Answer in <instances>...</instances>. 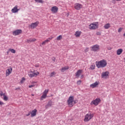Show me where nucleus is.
Masks as SVG:
<instances>
[{
    "instance_id": "1",
    "label": "nucleus",
    "mask_w": 125,
    "mask_h": 125,
    "mask_svg": "<svg viewBox=\"0 0 125 125\" xmlns=\"http://www.w3.org/2000/svg\"><path fill=\"white\" fill-rule=\"evenodd\" d=\"M96 65L98 68H105L107 66V61L103 60L96 62Z\"/></svg>"
},
{
    "instance_id": "2",
    "label": "nucleus",
    "mask_w": 125,
    "mask_h": 125,
    "mask_svg": "<svg viewBox=\"0 0 125 125\" xmlns=\"http://www.w3.org/2000/svg\"><path fill=\"white\" fill-rule=\"evenodd\" d=\"M38 75H40V72L37 70H33V71H32V70L30 69L29 72H28V76L30 78L38 77Z\"/></svg>"
},
{
    "instance_id": "3",
    "label": "nucleus",
    "mask_w": 125,
    "mask_h": 125,
    "mask_svg": "<svg viewBox=\"0 0 125 125\" xmlns=\"http://www.w3.org/2000/svg\"><path fill=\"white\" fill-rule=\"evenodd\" d=\"M76 104V101H74V96H70L67 100V104L69 107H73V103Z\"/></svg>"
},
{
    "instance_id": "4",
    "label": "nucleus",
    "mask_w": 125,
    "mask_h": 125,
    "mask_svg": "<svg viewBox=\"0 0 125 125\" xmlns=\"http://www.w3.org/2000/svg\"><path fill=\"white\" fill-rule=\"evenodd\" d=\"M91 51H94V52H98L100 50V46L98 44H95L92 46L90 47Z\"/></svg>"
},
{
    "instance_id": "5",
    "label": "nucleus",
    "mask_w": 125,
    "mask_h": 125,
    "mask_svg": "<svg viewBox=\"0 0 125 125\" xmlns=\"http://www.w3.org/2000/svg\"><path fill=\"white\" fill-rule=\"evenodd\" d=\"M99 26V24H98V22H93L89 25V29H90V30H95L98 28Z\"/></svg>"
},
{
    "instance_id": "6",
    "label": "nucleus",
    "mask_w": 125,
    "mask_h": 125,
    "mask_svg": "<svg viewBox=\"0 0 125 125\" xmlns=\"http://www.w3.org/2000/svg\"><path fill=\"white\" fill-rule=\"evenodd\" d=\"M93 116H94V114L88 113L86 114L84 121L85 122H88V121H90V120L93 118Z\"/></svg>"
},
{
    "instance_id": "7",
    "label": "nucleus",
    "mask_w": 125,
    "mask_h": 125,
    "mask_svg": "<svg viewBox=\"0 0 125 125\" xmlns=\"http://www.w3.org/2000/svg\"><path fill=\"white\" fill-rule=\"evenodd\" d=\"M101 102V100L100 98H98L94 100H93L91 103H90V105H94L95 106H97L98 104H99Z\"/></svg>"
},
{
    "instance_id": "8",
    "label": "nucleus",
    "mask_w": 125,
    "mask_h": 125,
    "mask_svg": "<svg viewBox=\"0 0 125 125\" xmlns=\"http://www.w3.org/2000/svg\"><path fill=\"white\" fill-rule=\"evenodd\" d=\"M74 8H75L76 10H80L81 8H83V5L79 3H76L74 4Z\"/></svg>"
},
{
    "instance_id": "9",
    "label": "nucleus",
    "mask_w": 125,
    "mask_h": 125,
    "mask_svg": "<svg viewBox=\"0 0 125 125\" xmlns=\"http://www.w3.org/2000/svg\"><path fill=\"white\" fill-rule=\"evenodd\" d=\"M48 89L45 90L43 92V94L41 97V100H43V99L46 98V96H47V93H48Z\"/></svg>"
},
{
    "instance_id": "10",
    "label": "nucleus",
    "mask_w": 125,
    "mask_h": 125,
    "mask_svg": "<svg viewBox=\"0 0 125 125\" xmlns=\"http://www.w3.org/2000/svg\"><path fill=\"white\" fill-rule=\"evenodd\" d=\"M100 83H99V81H97L95 82L94 83H92L90 85V87L91 88H95V87H97L98 85H99V84Z\"/></svg>"
},
{
    "instance_id": "11",
    "label": "nucleus",
    "mask_w": 125,
    "mask_h": 125,
    "mask_svg": "<svg viewBox=\"0 0 125 125\" xmlns=\"http://www.w3.org/2000/svg\"><path fill=\"white\" fill-rule=\"evenodd\" d=\"M39 21H36L35 22L32 23L30 25V27L31 29H35V28H36V27H38L39 25Z\"/></svg>"
},
{
    "instance_id": "12",
    "label": "nucleus",
    "mask_w": 125,
    "mask_h": 125,
    "mask_svg": "<svg viewBox=\"0 0 125 125\" xmlns=\"http://www.w3.org/2000/svg\"><path fill=\"white\" fill-rule=\"evenodd\" d=\"M51 12L52 13H57L58 12V7L55 6L51 8Z\"/></svg>"
},
{
    "instance_id": "13",
    "label": "nucleus",
    "mask_w": 125,
    "mask_h": 125,
    "mask_svg": "<svg viewBox=\"0 0 125 125\" xmlns=\"http://www.w3.org/2000/svg\"><path fill=\"white\" fill-rule=\"evenodd\" d=\"M20 34H22V30L21 29L15 30L13 32L14 36H18V35H20Z\"/></svg>"
},
{
    "instance_id": "14",
    "label": "nucleus",
    "mask_w": 125,
    "mask_h": 125,
    "mask_svg": "<svg viewBox=\"0 0 125 125\" xmlns=\"http://www.w3.org/2000/svg\"><path fill=\"white\" fill-rule=\"evenodd\" d=\"M109 74L108 71L103 72L102 74V78L106 79L107 77H109Z\"/></svg>"
},
{
    "instance_id": "15",
    "label": "nucleus",
    "mask_w": 125,
    "mask_h": 125,
    "mask_svg": "<svg viewBox=\"0 0 125 125\" xmlns=\"http://www.w3.org/2000/svg\"><path fill=\"white\" fill-rule=\"evenodd\" d=\"M12 73V67H10L6 71V77H8Z\"/></svg>"
},
{
    "instance_id": "16",
    "label": "nucleus",
    "mask_w": 125,
    "mask_h": 125,
    "mask_svg": "<svg viewBox=\"0 0 125 125\" xmlns=\"http://www.w3.org/2000/svg\"><path fill=\"white\" fill-rule=\"evenodd\" d=\"M19 11V9H18V6L16 5L12 10L11 12L12 13H17Z\"/></svg>"
},
{
    "instance_id": "17",
    "label": "nucleus",
    "mask_w": 125,
    "mask_h": 125,
    "mask_svg": "<svg viewBox=\"0 0 125 125\" xmlns=\"http://www.w3.org/2000/svg\"><path fill=\"white\" fill-rule=\"evenodd\" d=\"M37 112H38V110H37V109H34L33 110H32L31 113V117L33 118V117H35V116H36Z\"/></svg>"
},
{
    "instance_id": "18",
    "label": "nucleus",
    "mask_w": 125,
    "mask_h": 125,
    "mask_svg": "<svg viewBox=\"0 0 125 125\" xmlns=\"http://www.w3.org/2000/svg\"><path fill=\"white\" fill-rule=\"evenodd\" d=\"M82 31H77L75 32L74 36L76 38H80L81 37V35H82Z\"/></svg>"
},
{
    "instance_id": "19",
    "label": "nucleus",
    "mask_w": 125,
    "mask_h": 125,
    "mask_svg": "<svg viewBox=\"0 0 125 125\" xmlns=\"http://www.w3.org/2000/svg\"><path fill=\"white\" fill-rule=\"evenodd\" d=\"M83 73V70L82 69H80L76 73V77H77V78H80V75Z\"/></svg>"
},
{
    "instance_id": "20",
    "label": "nucleus",
    "mask_w": 125,
    "mask_h": 125,
    "mask_svg": "<svg viewBox=\"0 0 125 125\" xmlns=\"http://www.w3.org/2000/svg\"><path fill=\"white\" fill-rule=\"evenodd\" d=\"M104 28L106 30H108V29H110V28H111V24H110L109 23H107L104 24Z\"/></svg>"
},
{
    "instance_id": "21",
    "label": "nucleus",
    "mask_w": 125,
    "mask_h": 125,
    "mask_svg": "<svg viewBox=\"0 0 125 125\" xmlns=\"http://www.w3.org/2000/svg\"><path fill=\"white\" fill-rule=\"evenodd\" d=\"M66 70H69V66H64L62 67L61 69V71L62 73H64V72Z\"/></svg>"
},
{
    "instance_id": "22",
    "label": "nucleus",
    "mask_w": 125,
    "mask_h": 125,
    "mask_svg": "<svg viewBox=\"0 0 125 125\" xmlns=\"http://www.w3.org/2000/svg\"><path fill=\"white\" fill-rule=\"evenodd\" d=\"M123 49H119L117 50L116 54L117 55H121L123 53Z\"/></svg>"
},
{
    "instance_id": "23",
    "label": "nucleus",
    "mask_w": 125,
    "mask_h": 125,
    "mask_svg": "<svg viewBox=\"0 0 125 125\" xmlns=\"http://www.w3.org/2000/svg\"><path fill=\"white\" fill-rule=\"evenodd\" d=\"M49 42V40H48V39H46V40H45L44 41H43L42 43V45H45V44H46V43H48Z\"/></svg>"
},
{
    "instance_id": "24",
    "label": "nucleus",
    "mask_w": 125,
    "mask_h": 125,
    "mask_svg": "<svg viewBox=\"0 0 125 125\" xmlns=\"http://www.w3.org/2000/svg\"><path fill=\"white\" fill-rule=\"evenodd\" d=\"M3 100L4 101H7L8 100V98L5 95V93H3Z\"/></svg>"
},
{
    "instance_id": "25",
    "label": "nucleus",
    "mask_w": 125,
    "mask_h": 125,
    "mask_svg": "<svg viewBox=\"0 0 125 125\" xmlns=\"http://www.w3.org/2000/svg\"><path fill=\"white\" fill-rule=\"evenodd\" d=\"M62 35H60L57 38V41H60V40H62Z\"/></svg>"
},
{
    "instance_id": "26",
    "label": "nucleus",
    "mask_w": 125,
    "mask_h": 125,
    "mask_svg": "<svg viewBox=\"0 0 125 125\" xmlns=\"http://www.w3.org/2000/svg\"><path fill=\"white\" fill-rule=\"evenodd\" d=\"M9 51H11L12 53H16V50H14V49H9Z\"/></svg>"
},
{
    "instance_id": "27",
    "label": "nucleus",
    "mask_w": 125,
    "mask_h": 125,
    "mask_svg": "<svg viewBox=\"0 0 125 125\" xmlns=\"http://www.w3.org/2000/svg\"><path fill=\"white\" fill-rule=\"evenodd\" d=\"M36 2H39V3H43V1L42 0H35Z\"/></svg>"
},
{
    "instance_id": "28",
    "label": "nucleus",
    "mask_w": 125,
    "mask_h": 125,
    "mask_svg": "<svg viewBox=\"0 0 125 125\" xmlns=\"http://www.w3.org/2000/svg\"><path fill=\"white\" fill-rule=\"evenodd\" d=\"M36 86L35 84H31L28 86V87L29 88H32V87H35V86Z\"/></svg>"
},
{
    "instance_id": "29",
    "label": "nucleus",
    "mask_w": 125,
    "mask_h": 125,
    "mask_svg": "<svg viewBox=\"0 0 125 125\" xmlns=\"http://www.w3.org/2000/svg\"><path fill=\"white\" fill-rule=\"evenodd\" d=\"M90 69H91V70H94V69H95V65H91Z\"/></svg>"
},
{
    "instance_id": "30",
    "label": "nucleus",
    "mask_w": 125,
    "mask_h": 125,
    "mask_svg": "<svg viewBox=\"0 0 125 125\" xmlns=\"http://www.w3.org/2000/svg\"><path fill=\"white\" fill-rule=\"evenodd\" d=\"M55 74L56 73L54 72L51 73L50 75V77H53V76H54V75H55Z\"/></svg>"
},
{
    "instance_id": "31",
    "label": "nucleus",
    "mask_w": 125,
    "mask_h": 125,
    "mask_svg": "<svg viewBox=\"0 0 125 125\" xmlns=\"http://www.w3.org/2000/svg\"><path fill=\"white\" fill-rule=\"evenodd\" d=\"M81 83H82V81L79 80V81H77V84L80 85V84H81Z\"/></svg>"
},
{
    "instance_id": "32",
    "label": "nucleus",
    "mask_w": 125,
    "mask_h": 125,
    "mask_svg": "<svg viewBox=\"0 0 125 125\" xmlns=\"http://www.w3.org/2000/svg\"><path fill=\"white\" fill-rule=\"evenodd\" d=\"M34 66L36 68H39V67H40V64L37 63Z\"/></svg>"
},
{
    "instance_id": "33",
    "label": "nucleus",
    "mask_w": 125,
    "mask_h": 125,
    "mask_svg": "<svg viewBox=\"0 0 125 125\" xmlns=\"http://www.w3.org/2000/svg\"><path fill=\"white\" fill-rule=\"evenodd\" d=\"M24 81H25V78L23 77V78H22V79H21V83H24Z\"/></svg>"
},
{
    "instance_id": "34",
    "label": "nucleus",
    "mask_w": 125,
    "mask_h": 125,
    "mask_svg": "<svg viewBox=\"0 0 125 125\" xmlns=\"http://www.w3.org/2000/svg\"><path fill=\"white\" fill-rule=\"evenodd\" d=\"M36 41H37V40L36 39V38L31 39V42H34Z\"/></svg>"
},
{
    "instance_id": "35",
    "label": "nucleus",
    "mask_w": 125,
    "mask_h": 125,
    "mask_svg": "<svg viewBox=\"0 0 125 125\" xmlns=\"http://www.w3.org/2000/svg\"><path fill=\"white\" fill-rule=\"evenodd\" d=\"M27 42H32V38L28 39L27 40Z\"/></svg>"
},
{
    "instance_id": "36",
    "label": "nucleus",
    "mask_w": 125,
    "mask_h": 125,
    "mask_svg": "<svg viewBox=\"0 0 125 125\" xmlns=\"http://www.w3.org/2000/svg\"><path fill=\"white\" fill-rule=\"evenodd\" d=\"M123 30V28H120L119 29H118V33H121L122 32V30Z\"/></svg>"
},
{
    "instance_id": "37",
    "label": "nucleus",
    "mask_w": 125,
    "mask_h": 125,
    "mask_svg": "<svg viewBox=\"0 0 125 125\" xmlns=\"http://www.w3.org/2000/svg\"><path fill=\"white\" fill-rule=\"evenodd\" d=\"M0 96H3V93L2 92V91H0Z\"/></svg>"
},
{
    "instance_id": "38",
    "label": "nucleus",
    "mask_w": 125,
    "mask_h": 125,
    "mask_svg": "<svg viewBox=\"0 0 125 125\" xmlns=\"http://www.w3.org/2000/svg\"><path fill=\"white\" fill-rule=\"evenodd\" d=\"M52 39H53V37H50L49 38H48L47 40H48V41H51V40H52Z\"/></svg>"
},
{
    "instance_id": "39",
    "label": "nucleus",
    "mask_w": 125,
    "mask_h": 125,
    "mask_svg": "<svg viewBox=\"0 0 125 125\" xmlns=\"http://www.w3.org/2000/svg\"><path fill=\"white\" fill-rule=\"evenodd\" d=\"M0 105H4V103L0 101Z\"/></svg>"
},
{
    "instance_id": "40",
    "label": "nucleus",
    "mask_w": 125,
    "mask_h": 125,
    "mask_svg": "<svg viewBox=\"0 0 125 125\" xmlns=\"http://www.w3.org/2000/svg\"><path fill=\"white\" fill-rule=\"evenodd\" d=\"M107 49H108V50H111L112 49V47H107Z\"/></svg>"
},
{
    "instance_id": "41",
    "label": "nucleus",
    "mask_w": 125,
    "mask_h": 125,
    "mask_svg": "<svg viewBox=\"0 0 125 125\" xmlns=\"http://www.w3.org/2000/svg\"><path fill=\"white\" fill-rule=\"evenodd\" d=\"M30 115H31L30 112H29L28 114H26V117H29V116H30Z\"/></svg>"
},
{
    "instance_id": "42",
    "label": "nucleus",
    "mask_w": 125,
    "mask_h": 125,
    "mask_svg": "<svg viewBox=\"0 0 125 125\" xmlns=\"http://www.w3.org/2000/svg\"><path fill=\"white\" fill-rule=\"evenodd\" d=\"M97 36H100L101 35V33L100 32H97Z\"/></svg>"
},
{
    "instance_id": "43",
    "label": "nucleus",
    "mask_w": 125,
    "mask_h": 125,
    "mask_svg": "<svg viewBox=\"0 0 125 125\" xmlns=\"http://www.w3.org/2000/svg\"><path fill=\"white\" fill-rule=\"evenodd\" d=\"M112 3H116V0H112Z\"/></svg>"
},
{
    "instance_id": "44",
    "label": "nucleus",
    "mask_w": 125,
    "mask_h": 125,
    "mask_svg": "<svg viewBox=\"0 0 125 125\" xmlns=\"http://www.w3.org/2000/svg\"><path fill=\"white\" fill-rule=\"evenodd\" d=\"M88 48H86V49L85 50V52H87V51H88Z\"/></svg>"
},
{
    "instance_id": "45",
    "label": "nucleus",
    "mask_w": 125,
    "mask_h": 125,
    "mask_svg": "<svg viewBox=\"0 0 125 125\" xmlns=\"http://www.w3.org/2000/svg\"><path fill=\"white\" fill-rule=\"evenodd\" d=\"M52 61H53L54 62H55V58L53 57L52 58Z\"/></svg>"
},
{
    "instance_id": "46",
    "label": "nucleus",
    "mask_w": 125,
    "mask_h": 125,
    "mask_svg": "<svg viewBox=\"0 0 125 125\" xmlns=\"http://www.w3.org/2000/svg\"><path fill=\"white\" fill-rule=\"evenodd\" d=\"M47 106H51V104H50V103H48Z\"/></svg>"
},
{
    "instance_id": "47",
    "label": "nucleus",
    "mask_w": 125,
    "mask_h": 125,
    "mask_svg": "<svg viewBox=\"0 0 125 125\" xmlns=\"http://www.w3.org/2000/svg\"><path fill=\"white\" fill-rule=\"evenodd\" d=\"M9 51H8L7 52V55H8V54H9Z\"/></svg>"
},
{
    "instance_id": "48",
    "label": "nucleus",
    "mask_w": 125,
    "mask_h": 125,
    "mask_svg": "<svg viewBox=\"0 0 125 125\" xmlns=\"http://www.w3.org/2000/svg\"><path fill=\"white\" fill-rule=\"evenodd\" d=\"M117 1H121L122 0H116Z\"/></svg>"
},
{
    "instance_id": "49",
    "label": "nucleus",
    "mask_w": 125,
    "mask_h": 125,
    "mask_svg": "<svg viewBox=\"0 0 125 125\" xmlns=\"http://www.w3.org/2000/svg\"><path fill=\"white\" fill-rule=\"evenodd\" d=\"M31 95H32V96H34L35 95L32 94Z\"/></svg>"
},
{
    "instance_id": "50",
    "label": "nucleus",
    "mask_w": 125,
    "mask_h": 125,
    "mask_svg": "<svg viewBox=\"0 0 125 125\" xmlns=\"http://www.w3.org/2000/svg\"><path fill=\"white\" fill-rule=\"evenodd\" d=\"M124 62H125V58H124Z\"/></svg>"
}]
</instances>
